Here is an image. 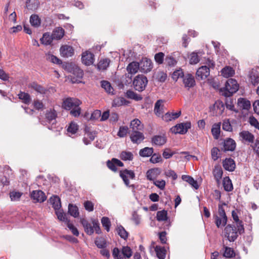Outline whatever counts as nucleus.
I'll use <instances>...</instances> for the list:
<instances>
[{
	"instance_id": "nucleus-1",
	"label": "nucleus",
	"mask_w": 259,
	"mask_h": 259,
	"mask_svg": "<svg viewBox=\"0 0 259 259\" xmlns=\"http://www.w3.org/2000/svg\"><path fill=\"white\" fill-rule=\"evenodd\" d=\"M238 89L239 84L237 81L235 79L230 78L226 81L224 90H221V91L223 96L229 97L235 93Z\"/></svg>"
},
{
	"instance_id": "nucleus-2",
	"label": "nucleus",
	"mask_w": 259,
	"mask_h": 259,
	"mask_svg": "<svg viewBox=\"0 0 259 259\" xmlns=\"http://www.w3.org/2000/svg\"><path fill=\"white\" fill-rule=\"evenodd\" d=\"M132 250L131 248L127 246H123L121 249V253L119 249L115 247L112 250V255L115 259H126L130 258L132 255Z\"/></svg>"
},
{
	"instance_id": "nucleus-3",
	"label": "nucleus",
	"mask_w": 259,
	"mask_h": 259,
	"mask_svg": "<svg viewBox=\"0 0 259 259\" xmlns=\"http://www.w3.org/2000/svg\"><path fill=\"white\" fill-rule=\"evenodd\" d=\"M239 232L237 226L229 224L224 229V235L230 242H234L238 236Z\"/></svg>"
},
{
	"instance_id": "nucleus-4",
	"label": "nucleus",
	"mask_w": 259,
	"mask_h": 259,
	"mask_svg": "<svg viewBox=\"0 0 259 259\" xmlns=\"http://www.w3.org/2000/svg\"><path fill=\"white\" fill-rule=\"evenodd\" d=\"M148 83L147 77L143 75H138L133 81V84L135 90L138 92L143 91Z\"/></svg>"
},
{
	"instance_id": "nucleus-5",
	"label": "nucleus",
	"mask_w": 259,
	"mask_h": 259,
	"mask_svg": "<svg viewBox=\"0 0 259 259\" xmlns=\"http://www.w3.org/2000/svg\"><path fill=\"white\" fill-rule=\"evenodd\" d=\"M191 127V123L190 121H187L183 123H178L172 126L170 131L175 134H185L189 129Z\"/></svg>"
},
{
	"instance_id": "nucleus-6",
	"label": "nucleus",
	"mask_w": 259,
	"mask_h": 259,
	"mask_svg": "<svg viewBox=\"0 0 259 259\" xmlns=\"http://www.w3.org/2000/svg\"><path fill=\"white\" fill-rule=\"evenodd\" d=\"M140 64L139 62L133 61L130 63L126 67L127 71L128 74H131L130 76L129 75L126 76V78H127V79L124 82L125 84H128L131 83L132 81V75L136 74L139 70H140Z\"/></svg>"
},
{
	"instance_id": "nucleus-7",
	"label": "nucleus",
	"mask_w": 259,
	"mask_h": 259,
	"mask_svg": "<svg viewBox=\"0 0 259 259\" xmlns=\"http://www.w3.org/2000/svg\"><path fill=\"white\" fill-rule=\"evenodd\" d=\"M81 102L77 98H67L62 103V107L66 110H70L76 106H79Z\"/></svg>"
},
{
	"instance_id": "nucleus-8",
	"label": "nucleus",
	"mask_w": 259,
	"mask_h": 259,
	"mask_svg": "<svg viewBox=\"0 0 259 259\" xmlns=\"http://www.w3.org/2000/svg\"><path fill=\"white\" fill-rule=\"evenodd\" d=\"M142 131H130V139L133 143L139 144L145 139Z\"/></svg>"
},
{
	"instance_id": "nucleus-9",
	"label": "nucleus",
	"mask_w": 259,
	"mask_h": 259,
	"mask_svg": "<svg viewBox=\"0 0 259 259\" xmlns=\"http://www.w3.org/2000/svg\"><path fill=\"white\" fill-rule=\"evenodd\" d=\"M239 138L242 143L252 144L254 141V136L248 131H242L239 134Z\"/></svg>"
},
{
	"instance_id": "nucleus-10",
	"label": "nucleus",
	"mask_w": 259,
	"mask_h": 259,
	"mask_svg": "<svg viewBox=\"0 0 259 259\" xmlns=\"http://www.w3.org/2000/svg\"><path fill=\"white\" fill-rule=\"evenodd\" d=\"M139 64L140 71L144 73L150 71L153 67L152 61L147 58H143Z\"/></svg>"
},
{
	"instance_id": "nucleus-11",
	"label": "nucleus",
	"mask_w": 259,
	"mask_h": 259,
	"mask_svg": "<svg viewBox=\"0 0 259 259\" xmlns=\"http://www.w3.org/2000/svg\"><path fill=\"white\" fill-rule=\"evenodd\" d=\"M119 175L126 186H128L130 184V181L127 179V177H128L131 179H134L135 178V174L134 171L127 169L121 170L120 171Z\"/></svg>"
},
{
	"instance_id": "nucleus-12",
	"label": "nucleus",
	"mask_w": 259,
	"mask_h": 259,
	"mask_svg": "<svg viewBox=\"0 0 259 259\" xmlns=\"http://www.w3.org/2000/svg\"><path fill=\"white\" fill-rule=\"evenodd\" d=\"M222 144L223 148H222V150L224 152L233 151L236 149V143L233 139L227 138L224 140Z\"/></svg>"
},
{
	"instance_id": "nucleus-13",
	"label": "nucleus",
	"mask_w": 259,
	"mask_h": 259,
	"mask_svg": "<svg viewBox=\"0 0 259 259\" xmlns=\"http://www.w3.org/2000/svg\"><path fill=\"white\" fill-rule=\"evenodd\" d=\"M210 69L206 66H202L197 70L196 78L198 80L205 79L209 75Z\"/></svg>"
},
{
	"instance_id": "nucleus-14",
	"label": "nucleus",
	"mask_w": 259,
	"mask_h": 259,
	"mask_svg": "<svg viewBox=\"0 0 259 259\" xmlns=\"http://www.w3.org/2000/svg\"><path fill=\"white\" fill-rule=\"evenodd\" d=\"M30 196L34 200L40 203L43 202L47 199L45 193L41 190H33L31 193Z\"/></svg>"
},
{
	"instance_id": "nucleus-15",
	"label": "nucleus",
	"mask_w": 259,
	"mask_h": 259,
	"mask_svg": "<svg viewBox=\"0 0 259 259\" xmlns=\"http://www.w3.org/2000/svg\"><path fill=\"white\" fill-rule=\"evenodd\" d=\"M81 61L86 66H90L94 63V55L90 52L86 51L82 54Z\"/></svg>"
},
{
	"instance_id": "nucleus-16",
	"label": "nucleus",
	"mask_w": 259,
	"mask_h": 259,
	"mask_svg": "<svg viewBox=\"0 0 259 259\" xmlns=\"http://www.w3.org/2000/svg\"><path fill=\"white\" fill-rule=\"evenodd\" d=\"M183 82L185 88L189 89L195 85V80L194 76L189 73L185 74L183 78Z\"/></svg>"
},
{
	"instance_id": "nucleus-17",
	"label": "nucleus",
	"mask_w": 259,
	"mask_h": 259,
	"mask_svg": "<svg viewBox=\"0 0 259 259\" xmlns=\"http://www.w3.org/2000/svg\"><path fill=\"white\" fill-rule=\"evenodd\" d=\"M167 141L166 137L164 135H155L152 138L151 142L153 145L161 146L164 145Z\"/></svg>"
},
{
	"instance_id": "nucleus-18",
	"label": "nucleus",
	"mask_w": 259,
	"mask_h": 259,
	"mask_svg": "<svg viewBox=\"0 0 259 259\" xmlns=\"http://www.w3.org/2000/svg\"><path fill=\"white\" fill-rule=\"evenodd\" d=\"M46 119L49 123L54 124L56 122V118L57 117V113L54 109H50L46 111L45 114Z\"/></svg>"
},
{
	"instance_id": "nucleus-19",
	"label": "nucleus",
	"mask_w": 259,
	"mask_h": 259,
	"mask_svg": "<svg viewBox=\"0 0 259 259\" xmlns=\"http://www.w3.org/2000/svg\"><path fill=\"white\" fill-rule=\"evenodd\" d=\"M160 172L161 170L159 168H151L147 170L146 172V178L147 180L153 182L155 181V179L160 175Z\"/></svg>"
},
{
	"instance_id": "nucleus-20",
	"label": "nucleus",
	"mask_w": 259,
	"mask_h": 259,
	"mask_svg": "<svg viewBox=\"0 0 259 259\" xmlns=\"http://www.w3.org/2000/svg\"><path fill=\"white\" fill-rule=\"evenodd\" d=\"M224 168L228 171H233L235 170L236 164L234 160L231 158H227L223 161Z\"/></svg>"
},
{
	"instance_id": "nucleus-21",
	"label": "nucleus",
	"mask_w": 259,
	"mask_h": 259,
	"mask_svg": "<svg viewBox=\"0 0 259 259\" xmlns=\"http://www.w3.org/2000/svg\"><path fill=\"white\" fill-rule=\"evenodd\" d=\"M60 52L61 56L64 57H71L74 54V50L71 46L65 45L60 48Z\"/></svg>"
},
{
	"instance_id": "nucleus-22",
	"label": "nucleus",
	"mask_w": 259,
	"mask_h": 259,
	"mask_svg": "<svg viewBox=\"0 0 259 259\" xmlns=\"http://www.w3.org/2000/svg\"><path fill=\"white\" fill-rule=\"evenodd\" d=\"M232 216L234 221L236 224V226L238 228L239 234H242L244 232V228L242 221L239 220L237 213L234 210L232 211Z\"/></svg>"
},
{
	"instance_id": "nucleus-23",
	"label": "nucleus",
	"mask_w": 259,
	"mask_h": 259,
	"mask_svg": "<svg viewBox=\"0 0 259 259\" xmlns=\"http://www.w3.org/2000/svg\"><path fill=\"white\" fill-rule=\"evenodd\" d=\"M258 70L253 69L250 71L249 74L250 82L254 86L259 83V68Z\"/></svg>"
},
{
	"instance_id": "nucleus-24",
	"label": "nucleus",
	"mask_w": 259,
	"mask_h": 259,
	"mask_svg": "<svg viewBox=\"0 0 259 259\" xmlns=\"http://www.w3.org/2000/svg\"><path fill=\"white\" fill-rule=\"evenodd\" d=\"M130 127L132 129L131 131H143L144 129V125L137 118L134 119L131 121Z\"/></svg>"
},
{
	"instance_id": "nucleus-25",
	"label": "nucleus",
	"mask_w": 259,
	"mask_h": 259,
	"mask_svg": "<svg viewBox=\"0 0 259 259\" xmlns=\"http://www.w3.org/2000/svg\"><path fill=\"white\" fill-rule=\"evenodd\" d=\"M28 87L40 94H45L47 92V90L44 87L34 81L29 83Z\"/></svg>"
},
{
	"instance_id": "nucleus-26",
	"label": "nucleus",
	"mask_w": 259,
	"mask_h": 259,
	"mask_svg": "<svg viewBox=\"0 0 259 259\" xmlns=\"http://www.w3.org/2000/svg\"><path fill=\"white\" fill-rule=\"evenodd\" d=\"M80 223L84 228L85 232L89 235H91L94 233L93 225L92 226L86 219H81Z\"/></svg>"
},
{
	"instance_id": "nucleus-27",
	"label": "nucleus",
	"mask_w": 259,
	"mask_h": 259,
	"mask_svg": "<svg viewBox=\"0 0 259 259\" xmlns=\"http://www.w3.org/2000/svg\"><path fill=\"white\" fill-rule=\"evenodd\" d=\"M181 115V111L177 112H167L163 116L162 119L166 122L178 118Z\"/></svg>"
},
{
	"instance_id": "nucleus-28",
	"label": "nucleus",
	"mask_w": 259,
	"mask_h": 259,
	"mask_svg": "<svg viewBox=\"0 0 259 259\" xmlns=\"http://www.w3.org/2000/svg\"><path fill=\"white\" fill-rule=\"evenodd\" d=\"M64 29L61 27H58L53 30L52 35L54 39L60 40L64 36Z\"/></svg>"
},
{
	"instance_id": "nucleus-29",
	"label": "nucleus",
	"mask_w": 259,
	"mask_h": 259,
	"mask_svg": "<svg viewBox=\"0 0 259 259\" xmlns=\"http://www.w3.org/2000/svg\"><path fill=\"white\" fill-rule=\"evenodd\" d=\"M212 174L215 181L218 183H219L222 179L223 174V171L221 166H215L213 170Z\"/></svg>"
},
{
	"instance_id": "nucleus-30",
	"label": "nucleus",
	"mask_w": 259,
	"mask_h": 259,
	"mask_svg": "<svg viewBox=\"0 0 259 259\" xmlns=\"http://www.w3.org/2000/svg\"><path fill=\"white\" fill-rule=\"evenodd\" d=\"M39 0H27L26 2V8L31 11L36 10L39 6Z\"/></svg>"
},
{
	"instance_id": "nucleus-31",
	"label": "nucleus",
	"mask_w": 259,
	"mask_h": 259,
	"mask_svg": "<svg viewBox=\"0 0 259 259\" xmlns=\"http://www.w3.org/2000/svg\"><path fill=\"white\" fill-rule=\"evenodd\" d=\"M238 104L240 108L244 110H249L251 106L250 101L246 99L242 98H240L238 99Z\"/></svg>"
},
{
	"instance_id": "nucleus-32",
	"label": "nucleus",
	"mask_w": 259,
	"mask_h": 259,
	"mask_svg": "<svg viewBox=\"0 0 259 259\" xmlns=\"http://www.w3.org/2000/svg\"><path fill=\"white\" fill-rule=\"evenodd\" d=\"M154 249L156 253L157 257L159 259H164L165 258L166 250L164 247L156 245Z\"/></svg>"
},
{
	"instance_id": "nucleus-33",
	"label": "nucleus",
	"mask_w": 259,
	"mask_h": 259,
	"mask_svg": "<svg viewBox=\"0 0 259 259\" xmlns=\"http://www.w3.org/2000/svg\"><path fill=\"white\" fill-rule=\"evenodd\" d=\"M118 235L123 239L126 240L128 236V233L125 230L124 227L119 225L116 229Z\"/></svg>"
},
{
	"instance_id": "nucleus-34",
	"label": "nucleus",
	"mask_w": 259,
	"mask_h": 259,
	"mask_svg": "<svg viewBox=\"0 0 259 259\" xmlns=\"http://www.w3.org/2000/svg\"><path fill=\"white\" fill-rule=\"evenodd\" d=\"M221 122L214 123L211 128V133L214 139H219L220 135Z\"/></svg>"
},
{
	"instance_id": "nucleus-35",
	"label": "nucleus",
	"mask_w": 259,
	"mask_h": 259,
	"mask_svg": "<svg viewBox=\"0 0 259 259\" xmlns=\"http://www.w3.org/2000/svg\"><path fill=\"white\" fill-rule=\"evenodd\" d=\"M53 39L52 35H50L49 33L46 32L43 34L40 40L41 44L48 46L51 45Z\"/></svg>"
},
{
	"instance_id": "nucleus-36",
	"label": "nucleus",
	"mask_w": 259,
	"mask_h": 259,
	"mask_svg": "<svg viewBox=\"0 0 259 259\" xmlns=\"http://www.w3.org/2000/svg\"><path fill=\"white\" fill-rule=\"evenodd\" d=\"M223 187L224 190L227 192L232 191L233 189L232 181L228 177H226L224 178L223 182Z\"/></svg>"
},
{
	"instance_id": "nucleus-37",
	"label": "nucleus",
	"mask_w": 259,
	"mask_h": 259,
	"mask_svg": "<svg viewBox=\"0 0 259 259\" xmlns=\"http://www.w3.org/2000/svg\"><path fill=\"white\" fill-rule=\"evenodd\" d=\"M30 23L34 27H38L41 24V20L36 14H32L30 17Z\"/></svg>"
},
{
	"instance_id": "nucleus-38",
	"label": "nucleus",
	"mask_w": 259,
	"mask_h": 259,
	"mask_svg": "<svg viewBox=\"0 0 259 259\" xmlns=\"http://www.w3.org/2000/svg\"><path fill=\"white\" fill-rule=\"evenodd\" d=\"M153 151L154 149L152 147H145L140 150L139 155L141 157H149L152 155Z\"/></svg>"
},
{
	"instance_id": "nucleus-39",
	"label": "nucleus",
	"mask_w": 259,
	"mask_h": 259,
	"mask_svg": "<svg viewBox=\"0 0 259 259\" xmlns=\"http://www.w3.org/2000/svg\"><path fill=\"white\" fill-rule=\"evenodd\" d=\"M68 212L74 218L78 217L79 214L78 207L72 204H69L68 205Z\"/></svg>"
},
{
	"instance_id": "nucleus-40",
	"label": "nucleus",
	"mask_w": 259,
	"mask_h": 259,
	"mask_svg": "<svg viewBox=\"0 0 259 259\" xmlns=\"http://www.w3.org/2000/svg\"><path fill=\"white\" fill-rule=\"evenodd\" d=\"M110 63V60L108 58L101 59L98 64V68L99 70H106L108 67Z\"/></svg>"
},
{
	"instance_id": "nucleus-41",
	"label": "nucleus",
	"mask_w": 259,
	"mask_h": 259,
	"mask_svg": "<svg viewBox=\"0 0 259 259\" xmlns=\"http://www.w3.org/2000/svg\"><path fill=\"white\" fill-rule=\"evenodd\" d=\"M95 244L99 248H105L107 245L106 240L103 237L96 238Z\"/></svg>"
},
{
	"instance_id": "nucleus-42",
	"label": "nucleus",
	"mask_w": 259,
	"mask_h": 259,
	"mask_svg": "<svg viewBox=\"0 0 259 259\" xmlns=\"http://www.w3.org/2000/svg\"><path fill=\"white\" fill-rule=\"evenodd\" d=\"M101 85L102 88H103L107 93L109 94L111 93L112 94H113V92L114 90L113 88L111 87V84L109 81L106 80H102L101 82Z\"/></svg>"
},
{
	"instance_id": "nucleus-43",
	"label": "nucleus",
	"mask_w": 259,
	"mask_h": 259,
	"mask_svg": "<svg viewBox=\"0 0 259 259\" xmlns=\"http://www.w3.org/2000/svg\"><path fill=\"white\" fill-rule=\"evenodd\" d=\"M120 158L124 161L132 160L134 155L131 152L123 151L120 154Z\"/></svg>"
},
{
	"instance_id": "nucleus-44",
	"label": "nucleus",
	"mask_w": 259,
	"mask_h": 259,
	"mask_svg": "<svg viewBox=\"0 0 259 259\" xmlns=\"http://www.w3.org/2000/svg\"><path fill=\"white\" fill-rule=\"evenodd\" d=\"M18 95L19 98L22 100L24 103L28 104L30 102L31 98L29 94L20 92Z\"/></svg>"
},
{
	"instance_id": "nucleus-45",
	"label": "nucleus",
	"mask_w": 259,
	"mask_h": 259,
	"mask_svg": "<svg viewBox=\"0 0 259 259\" xmlns=\"http://www.w3.org/2000/svg\"><path fill=\"white\" fill-rule=\"evenodd\" d=\"M213 218L215 220V224L218 228L226 225L227 221L225 222L223 217H219L218 215H214Z\"/></svg>"
},
{
	"instance_id": "nucleus-46",
	"label": "nucleus",
	"mask_w": 259,
	"mask_h": 259,
	"mask_svg": "<svg viewBox=\"0 0 259 259\" xmlns=\"http://www.w3.org/2000/svg\"><path fill=\"white\" fill-rule=\"evenodd\" d=\"M101 221L103 227L107 232H109L111 225L110 219L107 217H103Z\"/></svg>"
},
{
	"instance_id": "nucleus-47",
	"label": "nucleus",
	"mask_w": 259,
	"mask_h": 259,
	"mask_svg": "<svg viewBox=\"0 0 259 259\" xmlns=\"http://www.w3.org/2000/svg\"><path fill=\"white\" fill-rule=\"evenodd\" d=\"M167 212L166 210L158 211L156 214V219L158 221H164L167 219Z\"/></svg>"
},
{
	"instance_id": "nucleus-48",
	"label": "nucleus",
	"mask_w": 259,
	"mask_h": 259,
	"mask_svg": "<svg viewBox=\"0 0 259 259\" xmlns=\"http://www.w3.org/2000/svg\"><path fill=\"white\" fill-rule=\"evenodd\" d=\"M125 96L127 98L134 99L136 101H139L142 99V97L138 95L134 91L131 90L127 91L125 93Z\"/></svg>"
},
{
	"instance_id": "nucleus-49",
	"label": "nucleus",
	"mask_w": 259,
	"mask_h": 259,
	"mask_svg": "<svg viewBox=\"0 0 259 259\" xmlns=\"http://www.w3.org/2000/svg\"><path fill=\"white\" fill-rule=\"evenodd\" d=\"M52 199V207L55 210H59L61 207L60 199L58 196H55Z\"/></svg>"
},
{
	"instance_id": "nucleus-50",
	"label": "nucleus",
	"mask_w": 259,
	"mask_h": 259,
	"mask_svg": "<svg viewBox=\"0 0 259 259\" xmlns=\"http://www.w3.org/2000/svg\"><path fill=\"white\" fill-rule=\"evenodd\" d=\"M222 75L225 77L232 76L234 73V70L230 67H225L221 71Z\"/></svg>"
},
{
	"instance_id": "nucleus-51",
	"label": "nucleus",
	"mask_w": 259,
	"mask_h": 259,
	"mask_svg": "<svg viewBox=\"0 0 259 259\" xmlns=\"http://www.w3.org/2000/svg\"><path fill=\"white\" fill-rule=\"evenodd\" d=\"M162 103V101L161 100H158L155 104L154 112L158 116H161L163 112L162 109L160 108Z\"/></svg>"
},
{
	"instance_id": "nucleus-52",
	"label": "nucleus",
	"mask_w": 259,
	"mask_h": 259,
	"mask_svg": "<svg viewBox=\"0 0 259 259\" xmlns=\"http://www.w3.org/2000/svg\"><path fill=\"white\" fill-rule=\"evenodd\" d=\"M23 193L20 192L12 191L10 193V197L11 201H16L20 200Z\"/></svg>"
},
{
	"instance_id": "nucleus-53",
	"label": "nucleus",
	"mask_w": 259,
	"mask_h": 259,
	"mask_svg": "<svg viewBox=\"0 0 259 259\" xmlns=\"http://www.w3.org/2000/svg\"><path fill=\"white\" fill-rule=\"evenodd\" d=\"M224 256L227 258H231L235 256V252L233 248L225 246Z\"/></svg>"
},
{
	"instance_id": "nucleus-54",
	"label": "nucleus",
	"mask_w": 259,
	"mask_h": 259,
	"mask_svg": "<svg viewBox=\"0 0 259 259\" xmlns=\"http://www.w3.org/2000/svg\"><path fill=\"white\" fill-rule=\"evenodd\" d=\"M47 59L49 61L56 64H62V61L57 58L56 56L54 55L48 54L47 55Z\"/></svg>"
},
{
	"instance_id": "nucleus-55",
	"label": "nucleus",
	"mask_w": 259,
	"mask_h": 259,
	"mask_svg": "<svg viewBox=\"0 0 259 259\" xmlns=\"http://www.w3.org/2000/svg\"><path fill=\"white\" fill-rule=\"evenodd\" d=\"M211 158L214 161L218 160L220 157V149L217 147H213L211 150Z\"/></svg>"
},
{
	"instance_id": "nucleus-56",
	"label": "nucleus",
	"mask_w": 259,
	"mask_h": 259,
	"mask_svg": "<svg viewBox=\"0 0 259 259\" xmlns=\"http://www.w3.org/2000/svg\"><path fill=\"white\" fill-rule=\"evenodd\" d=\"M128 131V128L127 126H120L117 133V136L120 138H123L126 136Z\"/></svg>"
},
{
	"instance_id": "nucleus-57",
	"label": "nucleus",
	"mask_w": 259,
	"mask_h": 259,
	"mask_svg": "<svg viewBox=\"0 0 259 259\" xmlns=\"http://www.w3.org/2000/svg\"><path fill=\"white\" fill-rule=\"evenodd\" d=\"M73 74L78 79H81L83 75V71L79 67L75 66L73 68Z\"/></svg>"
},
{
	"instance_id": "nucleus-58",
	"label": "nucleus",
	"mask_w": 259,
	"mask_h": 259,
	"mask_svg": "<svg viewBox=\"0 0 259 259\" xmlns=\"http://www.w3.org/2000/svg\"><path fill=\"white\" fill-rule=\"evenodd\" d=\"M184 75L185 74L182 70L180 69L179 70L175 71L173 72L172 74V78L173 79V80L176 81L180 77L183 78Z\"/></svg>"
},
{
	"instance_id": "nucleus-59",
	"label": "nucleus",
	"mask_w": 259,
	"mask_h": 259,
	"mask_svg": "<svg viewBox=\"0 0 259 259\" xmlns=\"http://www.w3.org/2000/svg\"><path fill=\"white\" fill-rule=\"evenodd\" d=\"M78 128V125L75 122H71L67 128V132L72 134H75Z\"/></svg>"
},
{
	"instance_id": "nucleus-60",
	"label": "nucleus",
	"mask_w": 259,
	"mask_h": 259,
	"mask_svg": "<svg viewBox=\"0 0 259 259\" xmlns=\"http://www.w3.org/2000/svg\"><path fill=\"white\" fill-rule=\"evenodd\" d=\"M226 205V203H223L222 205L219 204L218 206V214L219 216L221 217H223L224 220H225V222L227 221V217L226 215L225 211L224 208H223V205Z\"/></svg>"
},
{
	"instance_id": "nucleus-61",
	"label": "nucleus",
	"mask_w": 259,
	"mask_h": 259,
	"mask_svg": "<svg viewBox=\"0 0 259 259\" xmlns=\"http://www.w3.org/2000/svg\"><path fill=\"white\" fill-rule=\"evenodd\" d=\"M56 214L57 215L58 219L63 222H65L67 223L68 222H69L68 220L66 215L63 212L61 211V210H56Z\"/></svg>"
},
{
	"instance_id": "nucleus-62",
	"label": "nucleus",
	"mask_w": 259,
	"mask_h": 259,
	"mask_svg": "<svg viewBox=\"0 0 259 259\" xmlns=\"http://www.w3.org/2000/svg\"><path fill=\"white\" fill-rule=\"evenodd\" d=\"M199 61V59L198 56L196 53L193 52L190 55V64H196L198 63Z\"/></svg>"
},
{
	"instance_id": "nucleus-63",
	"label": "nucleus",
	"mask_w": 259,
	"mask_h": 259,
	"mask_svg": "<svg viewBox=\"0 0 259 259\" xmlns=\"http://www.w3.org/2000/svg\"><path fill=\"white\" fill-rule=\"evenodd\" d=\"M164 54L162 52H159L155 54L154 58L156 62L158 64H161L163 62Z\"/></svg>"
},
{
	"instance_id": "nucleus-64",
	"label": "nucleus",
	"mask_w": 259,
	"mask_h": 259,
	"mask_svg": "<svg viewBox=\"0 0 259 259\" xmlns=\"http://www.w3.org/2000/svg\"><path fill=\"white\" fill-rule=\"evenodd\" d=\"M150 161L152 163H157L162 161L161 156L159 154L156 153L152 154L150 159Z\"/></svg>"
}]
</instances>
